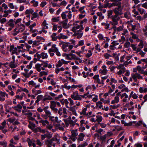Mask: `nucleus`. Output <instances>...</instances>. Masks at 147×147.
Masks as SVG:
<instances>
[{
    "mask_svg": "<svg viewBox=\"0 0 147 147\" xmlns=\"http://www.w3.org/2000/svg\"><path fill=\"white\" fill-rule=\"evenodd\" d=\"M102 70L100 69V73L103 75L107 74L108 70L106 69V66L105 65H103L102 67Z\"/></svg>",
    "mask_w": 147,
    "mask_h": 147,
    "instance_id": "1a4fd4ad",
    "label": "nucleus"
},
{
    "mask_svg": "<svg viewBox=\"0 0 147 147\" xmlns=\"http://www.w3.org/2000/svg\"><path fill=\"white\" fill-rule=\"evenodd\" d=\"M6 125V121L5 120H4L1 123L0 125V129H3L5 127Z\"/></svg>",
    "mask_w": 147,
    "mask_h": 147,
    "instance_id": "a878e982",
    "label": "nucleus"
},
{
    "mask_svg": "<svg viewBox=\"0 0 147 147\" xmlns=\"http://www.w3.org/2000/svg\"><path fill=\"white\" fill-rule=\"evenodd\" d=\"M33 131L34 133H36L38 132H39L43 134H45V129H42L40 127H38L36 128H34V127L33 129Z\"/></svg>",
    "mask_w": 147,
    "mask_h": 147,
    "instance_id": "9b49d317",
    "label": "nucleus"
},
{
    "mask_svg": "<svg viewBox=\"0 0 147 147\" xmlns=\"http://www.w3.org/2000/svg\"><path fill=\"white\" fill-rule=\"evenodd\" d=\"M51 140L53 141H57L58 142L59 141V139H57V136H55Z\"/></svg>",
    "mask_w": 147,
    "mask_h": 147,
    "instance_id": "603ef678",
    "label": "nucleus"
},
{
    "mask_svg": "<svg viewBox=\"0 0 147 147\" xmlns=\"http://www.w3.org/2000/svg\"><path fill=\"white\" fill-rule=\"evenodd\" d=\"M68 22L67 20L65 19L62 22H61L60 24H62L63 28L64 29H67L69 28V26L67 24V22Z\"/></svg>",
    "mask_w": 147,
    "mask_h": 147,
    "instance_id": "2eb2a0df",
    "label": "nucleus"
},
{
    "mask_svg": "<svg viewBox=\"0 0 147 147\" xmlns=\"http://www.w3.org/2000/svg\"><path fill=\"white\" fill-rule=\"evenodd\" d=\"M49 52H53L55 53V52L58 51V49L56 47V45L53 44L51 48L49 49Z\"/></svg>",
    "mask_w": 147,
    "mask_h": 147,
    "instance_id": "f3484780",
    "label": "nucleus"
},
{
    "mask_svg": "<svg viewBox=\"0 0 147 147\" xmlns=\"http://www.w3.org/2000/svg\"><path fill=\"white\" fill-rule=\"evenodd\" d=\"M12 108L18 112H20L21 111V109L22 108V106L20 104H18L16 106L12 107Z\"/></svg>",
    "mask_w": 147,
    "mask_h": 147,
    "instance_id": "4468645a",
    "label": "nucleus"
},
{
    "mask_svg": "<svg viewBox=\"0 0 147 147\" xmlns=\"http://www.w3.org/2000/svg\"><path fill=\"white\" fill-rule=\"evenodd\" d=\"M85 7V6L81 7L79 8V10L82 13H84L85 12V11L84 10Z\"/></svg>",
    "mask_w": 147,
    "mask_h": 147,
    "instance_id": "5fc2aeb1",
    "label": "nucleus"
},
{
    "mask_svg": "<svg viewBox=\"0 0 147 147\" xmlns=\"http://www.w3.org/2000/svg\"><path fill=\"white\" fill-rule=\"evenodd\" d=\"M32 63H33V61H31L29 65H28L27 66V68H28L29 69H30L32 67Z\"/></svg>",
    "mask_w": 147,
    "mask_h": 147,
    "instance_id": "0e129e2a",
    "label": "nucleus"
},
{
    "mask_svg": "<svg viewBox=\"0 0 147 147\" xmlns=\"http://www.w3.org/2000/svg\"><path fill=\"white\" fill-rule=\"evenodd\" d=\"M119 97L118 96H116L115 97V99L114 100L111 101V104H114L115 103L118 102L119 101Z\"/></svg>",
    "mask_w": 147,
    "mask_h": 147,
    "instance_id": "b1692460",
    "label": "nucleus"
},
{
    "mask_svg": "<svg viewBox=\"0 0 147 147\" xmlns=\"http://www.w3.org/2000/svg\"><path fill=\"white\" fill-rule=\"evenodd\" d=\"M53 112L54 113H57L59 115L61 116L63 114V109L62 108H60L58 109L56 108Z\"/></svg>",
    "mask_w": 147,
    "mask_h": 147,
    "instance_id": "dca6fc26",
    "label": "nucleus"
},
{
    "mask_svg": "<svg viewBox=\"0 0 147 147\" xmlns=\"http://www.w3.org/2000/svg\"><path fill=\"white\" fill-rule=\"evenodd\" d=\"M96 117L97 118L96 119V121L98 122V123H100V122L102 121V117L100 115H97Z\"/></svg>",
    "mask_w": 147,
    "mask_h": 147,
    "instance_id": "7c9ffc66",
    "label": "nucleus"
},
{
    "mask_svg": "<svg viewBox=\"0 0 147 147\" xmlns=\"http://www.w3.org/2000/svg\"><path fill=\"white\" fill-rule=\"evenodd\" d=\"M53 143V141L51 139L47 140L46 142V144H49V145H52Z\"/></svg>",
    "mask_w": 147,
    "mask_h": 147,
    "instance_id": "864d4df0",
    "label": "nucleus"
},
{
    "mask_svg": "<svg viewBox=\"0 0 147 147\" xmlns=\"http://www.w3.org/2000/svg\"><path fill=\"white\" fill-rule=\"evenodd\" d=\"M108 0H105L104 3L103 8H110L112 7L111 3H109Z\"/></svg>",
    "mask_w": 147,
    "mask_h": 147,
    "instance_id": "f8f14e48",
    "label": "nucleus"
},
{
    "mask_svg": "<svg viewBox=\"0 0 147 147\" xmlns=\"http://www.w3.org/2000/svg\"><path fill=\"white\" fill-rule=\"evenodd\" d=\"M75 35L77 36V38H81L83 35V31H80V30H78L74 32Z\"/></svg>",
    "mask_w": 147,
    "mask_h": 147,
    "instance_id": "423d86ee",
    "label": "nucleus"
},
{
    "mask_svg": "<svg viewBox=\"0 0 147 147\" xmlns=\"http://www.w3.org/2000/svg\"><path fill=\"white\" fill-rule=\"evenodd\" d=\"M95 48L96 50H97L98 52H100L101 50V49L100 48V45L97 44L95 47Z\"/></svg>",
    "mask_w": 147,
    "mask_h": 147,
    "instance_id": "4d7b16f0",
    "label": "nucleus"
},
{
    "mask_svg": "<svg viewBox=\"0 0 147 147\" xmlns=\"http://www.w3.org/2000/svg\"><path fill=\"white\" fill-rule=\"evenodd\" d=\"M15 61H11L9 63V66L11 68L16 67L17 66V64L15 63Z\"/></svg>",
    "mask_w": 147,
    "mask_h": 147,
    "instance_id": "6ab92c4d",
    "label": "nucleus"
},
{
    "mask_svg": "<svg viewBox=\"0 0 147 147\" xmlns=\"http://www.w3.org/2000/svg\"><path fill=\"white\" fill-rule=\"evenodd\" d=\"M104 57L106 59H109V58L112 57V56L107 53H105L104 54Z\"/></svg>",
    "mask_w": 147,
    "mask_h": 147,
    "instance_id": "6e6d98bb",
    "label": "nucleus"
},
{
    "mask_svg": "<svg viewBox=\"0 0 147 147\" xmlns=\"http://www.w3.org/2000/svg\"><path fill=\"white\" fill-rule=\"evenodd\" d=\"M85 135L84 134L82 133H81L79 135V138L78 139L80 141H82Z\"/></svg>",
    "mask_w": 147,
    "mask_h": 147,
    "instance_id": "bb28decb",
    "label": "nucleus"
},
{
    "mask_svg": "<svg viewBox=\"0 0 147 147\" xmlns=\"http://www.w3.org/2000/svg\"><path fill=\"white\" fill-rule=\"evenodd\" d=\"M18 28L16 27V28L13 30V36H15L18 34L20 32V31L18 30Z\"/></svg>",
    "mask_w": 147,
    "mask_h": 147,
    "instance_id": "72a5a7b5",
    "label": "nucleus"
},
{
    "mask_svg": "<svg viewBox=\"0 0 147 147\" xmlns=\"http://www.w3.org/2000/svg\"><path fill=\"white\" fill-rule=\"evenodd\" d=\"M118 131H119L122 129V127L119 126L115 125L113 126Z\"/></svg>",
    "mask_w": 147,
    "mask_h": 147,
    "instance_id": "3c124183",
    "label": "nucleus"
},
{
    "mask_svg": "<svg viewBox=\"0 0 147 147\" xmlns=\"http://www.w3.org/2000/svg\"><path fill=\"white\" fill-rule=\"evenodd\" d=\"M52 20L54 22H58L59 21V17L53 18Z\"/></svg>",
    "mask_w": 147,
    "mask_h": 147,
    "instance_id": "680f3d73",
    "label": "nucleus"
},
{
    "mask_svg": "<svg viewBox=\"0 0 147 147\" xmlns=\"http://www.w3.org/2000/svg\"><path fill=\"white\" fill-rule=\"evenodd\" d=\"M18 28V30L20 31V32H23L25 29V27H23L22 26H20Z\"/></svg>",
    "mask_w": 147,
    "mask_h": 147,
    "instance_id": "e2e57ef3",
    "label": "nucleus"
},
{
    "mask_svg": "<svg viewBox=\"0 0 147 147\" xmlns=\"http://www.w3.org/2000/svg\"><path fill=\"white\" fill-rule=\"evenodd\" d=\"M33 71L32 70H30V72L27 74H23V76L27 78H28L30 76L33 74Z\"/></svg>",
    "mask_w": 147,
    "mask_h": 147,
    "instance_id": "393cba45",
    "label": "nucleus"
},
{
    "mask_svg": "<svg viewBox=\"0 0 147 147\" xmlns=\"http://www.w3.org/2000/svg\"><path fill=\"white\" fill-rule=\"evenodd\" d=\"M56 106L55 101L53 100L51 101L50 107L52 111H54L55 109L56 108H55Z\"/></svg>",
    "mask_w": 147,
    "mask_h": 147,
    "instance_id": "ddd939ff",
    "label": "nucleus"
},
{
    "mask_svg": "<svg viewBox=\"0 0 147 147\" xmlns=\"http://www.w3.org/2000/svg\"><path fill=\"white\" fill-rule=\"evenodd\" d=\"M59 45H62V49L65 52H68L73 48V45L70 44V43L68 42L61 41L59 43Z\"/></svg>",
    "mask_w": 147,
    "mask_h": 147,
    "instance_id": "f257e3e1",
    "label": "nucleus"
},
{
    "mask_svg": "<svg viewBox=\"0 0 147 147\" xmlns=\"http://www.w3.org/2000/svg\"><path fill=\"white\" fill-rule=\"evenodd\" d=\"M78 43L80 46H82L84 44V40H80L79 41Z\"/></svg>",
    "mask_w": 147,
    "mask_h": 147,
    "instance_id": "69168bd1",
    "label": "nucleus"
},
{
    "mask_svg": "<svg viewBox=\"0 0 147 147\" xmlns=\"http://www.w3.org/2000/svg\"><path fill=\"white\" fill-rule=\"evenodd\" d=\"M31 3L33 4V5L34 7L37 6L38 5V1H36L34 0L30 2Z\"/></svg>",
    "mask_w": 147,
    "mask_h": 147,
    "instance_id": "c03bdc74",
    "label": "nucleus"
},
{
    "mask_svg": "<svg viewBox=\"0 0 147 147\" xmlns=\"http://www.w3.org/2000/svg\"><path fill=\"white\" fill-rule=\"evenodd\" d=\"M98 37L100 40H104V37L102 34H99L98 36Z\"/></svg>",
    "mask_w": 147,
    "mask_h": 147,
    "instance_id": "338daca9",
    "label": "nucleus"
},
{
    "mask_svg": "<svg viewBox=\"0 0 147 147\" xmlns=\"http://www.w3.org/2000/svg\"><path fill=\"white\" fill-rule=\"evenodd\" d=\"M120 18H112V21L113 23H112V25H117L118 24V21L119 20Z\"/></svg>",
    "mask_w": 147,
    "mask_h": 147,
    "instance_id": "412c9836",
    "label": "nucleus"
},
{
    "mask_svg": "<svg viewBox=\"0 0 147 147\" xmlns=\"http://www.w3.org/2000/svg\"><path fill=\"white\" fill-rule=\"evenodd\" d=\"M130 44V43L129 42L127 41L124 44V46L125 48H128L129 47Z\"/></svg>",
    "mask_w": 147,
    "mask_h": 147,
    "instance_id": "bf43d9fd",
    "label": "nucleus"
},
{
    "mask_svg": "<svg viewBox=\"0 0 147 147\" xmlns=\"http://www.w3.org/2000/svg\"><path fill=\"white\" fill-rule=\"evenodd\" d=\"M137 69L138 71L139 72L141 73V74H144V70L142 69L141 67L140 66L138 65L137 66Z\"/></svg>",
    "mask_w": 147,
    "mask_h": 147,
    "instance_id": "a19ab883",
    "label": "nucleus"
},
{
    "mask_svg": "<svg viewBox=\"0 0 147 147\" xmlns=\"http://www.w3.org/2000/svg\"><path fill=\"white\" fill-rule=\"evenodd\" d=\"M20 89H18L17 90V91L16 93V94L20 95L21 91H23V89L22 88L20 87Z\"/></svg>",
    "mask_w": 147,
    "mask_h": 147,
    "instance_id": "13d9d810",
    "label": "nucleus"
},
{
    "mask_svg": "<svg viewBox=\"0 0 147 147\" xmlns=\"http://www.w3.org/2000/svg\"><path fill=\"white\" fill-rule=\"evenodd\" d=\"M53 99V98L51 97L49 95L47 94V93L45 94V95L42 99V101L44 103V102L47 100H51Z\"/></svg>",
    "mask_w": 147,
    "mask_h": 147,
    "instance_id": "9d476101",
    "label": "nucleus"
},
{
    "mask_svg": "<svg viewBox=\"0 0 147 147\" xmlns=\"http://www.w3.org/2000/svg\"><path fill=\"white\" fill-rule=\"evenodd\" d=\"M65 69L63 67H61L60 68H56L55 69V73L58 74L60 71H64Z\"/></svg>",
    "mask_w": 147,
    "mask_h": 147,
    "instance_id": "c85d7f7f",
    "label": "nucleus"
},
{
    "mask_svg": "<svg viewBox=\"0 0 147 147\" xmlns=\"http://www.w3.org/2000/svg\"><path fill=\"white\" fill-rule=\"evenodd\" d=\"M32 91V93L36 95L38 94L41 93L42 92V91L41 90H36L35 89H33Z\"/></svg>",
    "mask_w": 147,
    "mask_h": 147,
    "instance_id": "4be33fe9",
    "label": "nucleus"
},
{
    "mask_svg": "<svg viewBox=\"0 0 147 147\" xmlns=\"http://www.w3.org/2000/svg\"><path fill=\"white\" fill-rule=\"evenodd\" d=\"M36 39L38 40L37 41H39V42L40 41L44 42L45 41V39L43 37L40 36H37L36 37Z\"/></svg>",
    "mask_w": 147,
    "mask_h": 147,
    "instance_id": "49530a36",
    "label": "nucleus"
},
{
    "mask_svg": "<svg viewBox=\"0 0 147 147\" xmlns=\"http://www.w3.org/2000/svg\"><path fill=\"white\" fill-rule=\"evenodd\" d=\"M63 64V62L61 59L59 60L58 64H57L56 66L57 68H58L62 66Z\"/></svg>",
    "mask_w": 147,
    "mask_h": 147,
    "instance_id": "e433bc0d",
    "label": "nucleus"
},
{
    "mask_svg": "<svg viewBox=\"0 0 147 147\" xmlns=\"http://www.w3.org/2000/svg\"><path fill=\"white\" fill-rule=\"evenodd\" d=\"M34 10L32 9H27L25 11L26 14H29L30 13L32 14L34 12Z\"/></svg>",
    "mask_w": 147,
    "mask_h": 147,
    "instance_id": "2f4dec72",
    "label": "nucleus"
},
{
    "mask_svg": "<svg viewBox=\"0 0 147 147\" xmlns=\"http://www.w3.org/2000/svg\"><path fill=\"white\" fill-rule=\"evenodd\" d=\"M71 133L72 134L71 136L74 137H76L78 135V134L77 133V130L72 131Z\"/></svg>",
    "mask_w": 147,
    "mask_h": 147,
    "instance_id": "58836bf2",
    "label": "nucleus"
},
{
    "mask_svg": "<svg viewBox=\"0 0 147 147\" xmlns=\"http://www.w3.org/2000/svg\"><path fill=\"white\" fill-rule=\"evenodd\" d=\"M61 16L62 19L63 20L65 19L66 18L67 15L64 12H63L61 14Z\"/></svg>",
    "mask_w": 147,
    "mask_h": 147,
    "instance_id": "052dcab7",
    "label": "nucleus"
},
{
    "mask_svg": "<svg viewBox=\"0 0 147 147\" xmlns=\"http://www.w3.org/2000/svg\"><path fill=\"white\" fill-rule=\"evenodd\" d=\"M117 6V7L115 8L114 9L121 12L123 9L121 7V4Z\"/></svg>",
    "mask_w": 147,
    "mask_h": 147,
    "instance_id": "09e8293b",
    "label": "nucleus"
},
{
    "mask_svg": "<svg viewBox=\"0 0 147 147\" xmlns=\"http://www.w3.org/2000/svg\"><path fill=\"white\" fill-rule=\"evenodd\" d=\"M87 110V108L86 107L84 108L82 110V111L80 112V115H85L86 114V111Z\"/></svg>",
    "mask_w": 147,
    "mask_h": 147,
    "instance_id": "8fccbe9b",
    "label": "nucleus"
},
{
    "mask_svg": "<svg viewBox=\"0 0 147 147\" xmlns=\"http://www.w3.org/2000/svg\"><path fill=\"white\" fill-rule=\"evenodd\" d=\"M26 142H28L29 146L30 147L32 146L33 147H36V144L34 142L35 141L33 139H30L29 138H28L26 139Z\"/></svg>",
    "mask_w": 147,
    "mask_h": 147,
    "instance_id": "20e7f679",
    "label": "nucleus"
},
{
    "mask_svg": "<svg viewBox=\"0 0 147 147\" xmlns=\"http://www.w3.org/2000/svg\"><path fill=\"white\" fill-rule=\"evenodd\" d=\"M69 108V110L70 111H71L73 114L75 115H77V114L76 113V110L75 108L74 107H71Z\"/></svg>",
    "mask_w": 147,
    "mask_h": 147,
    "instance_id": "c756f323",
    "label": "nucleus"
},
{
    "mask_svg": "<svg viewBox=\"0 0 147 147\" xmlns=\"http://www.w3.org/2000/svg\"><path fill=\"white\" fill-rule=\"evenodd\" d=\"M14 19V20L12 19L9 20L8 22L6 24V26H8L10 27H12L14 28L15 26V25L14 24V22H15Z\"/></svg>",
    "mask_w": 147,
    "mask_h": 147,
    "instance_id": "6e6552de",
    "label": "nucleus"
},
{
    "mask_svg": "<svg viewBox=\"0 0 147 147\" xmlns=\"http://www.w3.org/2000/svg\"><path fill=\"white\" fill-rule=\"evenodd\" d=\"M71 97L72 99L75 100H82V98L81 97V96L80 95H77L76 96L75 95L74 96V95L71 96Z\"/></svg>",
    "mask_w": 147,
    "mask_h": 147,
    "instance_id": "aec40b11",
    "label": "nucleus"
},
{
    "mask_svg": "<svg viewBox=\"0 0 147 147\" xmlns=\"http://www.w3.org/2000/svg\"><path fill=\"white\" fill-rule=\"evenodd\" d=\"M96 106L98 107L100 109H102L103 108L102 105V102L100 101H99L96 103Z\"/></svg>",
    "mask_w": 147,
    "mask_h": 147,
    "instance_id": "c9c22d12",
    "label": "nucleus"
},
{
    "mask_svg": "<svg viewBox=\"0 0 147 147\" xmlns=\"http://www.w3.org/2000/svg\"><path fill=\"white\" fill-rule=\"evenodd\" d=\"M73 25L74 26L72 28V31L74 32L76 31L80 27V26L78 25L77 22L74 23Z\"/></svg>",
    "mask_w": 147,
    "mask_h": 147,
    "instance_id": "0eeeda50",
    "label": "nucleus"
},
{
    "mask_svg": "<svg viewBox=\"0 0 147 147\" xmlns=\"http://www.w3.org/2000/svg\"><path fill=\"white\" fill-rule=\"evenodd\" d=\"M70 120L69 121V123L70 124L71 126H74L75 125V122L71 119V117H70Z\"/></svg>",
    "mask_w": 147,
    "mask_h": 147,
    "instance_id": "a18cd8bd",
    "label": "nucleus"
},
{
    "mask_svg": "<svg viewBox=\"0 0 147 147\" xmlns=\"http://www.w3.org/2000/svg\"><path fill=\"white\" fill-rule=\"evenodd\" d=\"M49 108V107L48 106H46L44 108V111L45 113V115H43L42 117H46L47 116V117H50V116H51L52 114L50 111L48 110V109Z\"/></svg>",
    "mask_w": 147,
    "mask_h": 147,
    "instance_id": "f03ea898",
    "label": "nucleus"
},
{
    "mask_svg": "<svg viewBox=\"0 0 147 147\" xmlns=\"http://www.w3.org/2000/svg\"><path fill=\"white\" fill-rule=\"evenodd\" d=\"M133 75L135 76L136 78L139 79H142L143 77L142 76H141L140 74L138 73H136L134 74H132Z\"/></svg>",
    "mask_w": 147,
    "mask_h": 147,
    "instance_id": "37998d69",
    "label": "nucleus"
},
{
    "mask_svg": "<svg viewBox=\"0 0 147 147\" xmlns=\"http://www.w3.org/2000/svg\"><path fill=\"white\" fill-rule=\"evenodd\" d=\"M111 4L112 7L113 6H118L119 5L121 4V2H119L118 1H115L113 3Z\"/></svg>",
    "mask_w": 147,
    "mask_h": 147,
    "instance_id": "cd10ccee",
    "label": "nucleus"
},
{
    "mask_svg": "<svg viewBox=\"0 0 147 147\" xmlns=\"http://www.w3.org/2000/svg\"><path fill=\"white\" fill-rule=\"evenodd\" d=\"M69 57H70L71 59H69V60H71L72 59H75L77 60H78L79 59V57H77L74 54H73L72 53H69Z\"/></svg>",
    "mask_w": 147,
    "mask_h": 147,
    "instance_id": "a211bd4d",
    "label": "nucleus"
},
{
    "mask_svg": "<svg viewBox=\"0 0 147 147\" xmlns=\"http://www.w3.org/2000/svg\"><path fill=\"white\" fill-rule=\"evenodd\" d=\"M72 16V12L71 11H69L68 14L67 15V17L69 19H70L71 18Z\"/></svg>",
    "mask_w": 147,
    "mask_h": 147,
    "instance_id": "774afa93",
    "label": "nucleus"
},
{
    "mask_svg": "<svg viewBox=\"0 0 147 147\" xmlns=\"http://www.w3.org/2000/svg\"><path fill=\"white\" fill-rule=\"evenodd\" d=\"M57 34L56 33H53L51 36L52 40L53 41H56L57 40Z\"/></svg>",
    "mask_w": 147,
    "mask_h": 147,
    "instance_id": "5701e85b",
    "label": "nucleus"
},
{
    "mask_svg": "<svg viewBox=\"0 0 147 147\" xmlns=\"http://www.w3.org/2000/svg\"><path fill=\"white\" fill-rule=\"evenodd\" d=\"M39 41L35 40L33 41V43L32 45V47H35L39 45Z\"/></svg>",
    "mask_w": 147,
    "mask_h": 147,
    "instance_id": "4c0bfd02",
    "label": "nucleus"
},
{
    "mask_svg": "<svg viewBox=\"0 0 147 147\" xmlns=\"http://www.w3.org/2000/svg\"><path fill=\"white\" fill-rule=\"evenodd\" d=\"M6 96L7 98H8V94L6 93L5 92L2 91L0 92V101H3L5 100V98Z\"/></svg>",
    "mask_w": 147,
    "mask_h": 147,
    "instance_id": "7ed1b4c3",
    "label": "nucleus"
},
{
    "mask_svg": "<svg viewBox=\"0 0 147 147\" xmlns=\"http://www.w3.org/2000/svg\"><path fill=\"white\" fill-rule=\"evenodd\" d=\"M101 25L102 26H105V28L106 29H107L109 28L110 24H109L103 22L101 23Z\"/></svg>",
    "mask_w": 147,
    "mask_h": 147,
    "instance_id": "de8ad7c7",
    "label": "nucleus"
},
{
    "mask_svg": "<svg viewBox=\"0 0 147 147\" xmlns=\"http://www.w3.org/2000/svg\"><path fill=\"white\" fill-rule=\"evenodd\" d=\"M17 48L14 47L13 45H11L10 47L9 51L11 52L12 55L16 54V55H18V53L17 52Z\"/></svg>",
    "mask_w": 147,
    "mask_h": 147,
    "instance_id": "39448f33",
    "label": "nucleus"
},
{
    "mask_svg": "<svg viewBox=\"0 0 147 147\" xmlns=\"http://www.w3.org/2000/svg\"><path fill=\"white\" fill-rule=\"evenodd\" d=\"M41 56L42 59H47L48 57L47 54L44 52H42L41 53Z\"/></svg>",
    "mask_w": 147,
    "mask_h": 147,
    "instance_id": "473e14b6",
    "label": "nucleus"
},
{
    "mask_svg": "<svg viewBox=\"0 0 147 147\" xmlns=\"http://www.w3.org/2000/svg\"><path fill=\"white\" fill-rule=\"evenodd\" d=\"M114 13L116 14L121 15L123 14L121 12L119 11L114 9L113 10Z\"/></svg>",
    "mask_w": 147,
    "mask_h": 147,
    "instance_id": "79ce46f5",
    "label": "nucleus"
},
{
    "mask_svg": "<svg viewBox=\"0 0 147 147\" xmlns=\"http://www.w3.org/2000/svg\"><path fill=\"white\" fill-rule=\"evenodd\" d=\"M45 135L46 138L48 139L51 138L52 136V134L51 133H47Z\"/></svg>",
    "mask_w": 147,
    "mask_h": 147,
    "instance_id": "ea45409f",
    "label": "nucleus"
},
{
    "mask_svg": "<svg viewBox=\"0 0 147 147\" xmlns=\"http://www.w3.org/2000/svg\"><path fill=\"white\" fill-rule=\"evenodd\" d=\"M40 122L44 126L46 125V124L49 125V121L46 120H41L40 121Z\"/></svg>",
    "mask_w": 147,
    "mask_h": 147,
    "instance_id": "f704fd0d",
    "label": "nucleus"
}]
</instances>
